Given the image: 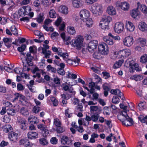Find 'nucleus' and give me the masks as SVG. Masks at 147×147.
<instances>
[{"label":"nucleus","instance_id":"nucleus-54","mask_svg":"<svg viewBox=\"0 0 147 147\" xmlns=\"http://www.w3.org/2000/svg\"><path fill=\"white\" fill-rule=\"evenodd\" d=\"M65 115L66 117L70 118L72 116V114L71 113H69V108H68L66 109L65 111Z\"/></svg>","mask_w":147,"mask_h":147},{"label":"nucleus","instance_id":"nucleus-3","mask_svg":"<svg viewBox=\"0 0 147 147\" xmlns=\"http://www.w3.org/2000/svg\"><path fill=\"white\" fill-rule=\"evenodd\" d=\"M83 40V36L80 35L75 39L72 40L71 42L74 47H76L77 49L80 50L82 48Z\"/></svg>","mask_w":147,"mask_h":147},{"label":"nucleus","instance_id":"nucleus-37","mask_svg":"<svg viewBox=\"0 0 147 147\" xmlns=\"http://www.w3.org/2000/svg\"><path fill=\"white\" fill-rule=\"evenodd\" d=\"M49 16L51 18H55L56 17L57 14L54 9L50 10L49 12Z\"/></svg>","mask_w":147,"mask_h":147},{"label":"nucleus","instance_id":"nucleus-38","mask_svg":"<svg viewBox=\"0 0 147 147\" xmlns=\"http://www.w3.org/2000/svg\"><path fill=\"white\" fill-rule=\"evenodd\" d=\"M140 62L142 63H147V54H144L141 57Z\"/></svg>","mask_w":147,"mask_h":147},{"label":"nucleus","instance_id":"nucleus-31","mask_svg":"<svg viewBox=\"0 0 147 147\" xmlns=\"http://www.w3.org/2000/svg\"><path fill=\"white\" fill-rule=\"evenodd\" d=\"M28 122L32 124H36L37 121V117L32 115H30L28 118Z\"/></svg>","mask_w":147,"mask_h":147},{"label":"nucleus","instance_id":"nucleus-53","mask_svg":"<svg viewBox=\"0 0 147 147\" xmlns=\"http://www.w3.org/2000/svg\"><path fill=\"white\" fill-rule=\"evenodd\" d=\"M57 133H58L60 134L63 133V132L65 131V129L63 127L59 126L57 127V128L56 129Z\"/></svg>","mask_w":147,"mask_h":147},{"label":"nucleus","instance_id":"nucleus-19","mask_svg":"<svg viewBox=\"0 0 147 147\" xmlns=\"http://www.w3.org/2000/svg\"><path fill=\"white\" fill-rule=\"evenodd\" d=\"M18 134L15 132H10L8 135L9 139L11 141H14L18 138Z\"/></svg>","mask_w":147,"mask_h":147},{"label":"nucleus","instance_id":"nucleus-1","mask_svg":"<svg viewBox=\"0 0 147 147\" xmlns=\"http://www.w3.org/2000/svg\"><path fill=\"white\" fill-rule=\"evenodd\" d=\"M125 115L123 113L117 116V119L122 123L123 125L126 126H131L134 124V122L132 118L130 117L127 114L126 112L125 111Z\"/></svg>","mask_w":147,"mask_h":147},{"label":"nucleus","instance_id":"nucleus-25","mask_svg":"<svg viewBox=\"0 0 147 147\" xmlns=\"http://www.w3.org/2000/svg\"><path fill=\"white\" fill-rule=\"evenodd\" d=\"M67 31L68 33L71 35H74L76 33L75 28L73 26H67Z\"/></svg>","mask_w":147,"mask_h":147},{"label":"nucleus","instance_id":"nucleus-48","mask_svg":"<svg viewBox=\"0 0 147 147\" xmlns=\"http://www.w3.org/2000/svg\"><path fill=\"white\" fill-rule=\"evenodd\" d=\"M37 36H38L39 37L38 39H37V43H41L43 41L45 38L42 33V34H37Z\"/></svg>","mask_w":147,"mask_h":147},{"label":"nucleus","instance_id":"nucleus-41","mask_svg":"<svg viewBox=\"0 0 147 147\" xmlns=\"http://www.w3.org/2000/svg\"><path fill=\"white\" fill-rule=\"evenodd\" d=\"M92 120L93 121H97L99 117V115L98 113H94L92 115Z\"/></svg>","mask_w":147,"mask_h":147},{"label":"nucleus","instance_id":"nucleus-30","mask_svg":"<svg viewBox=\"0 0 147 147\" xmlns=\"http://www.w3.org/2000/svg\"><path fill=\"white\" fill-rule=\"evenodd\" d=\"M16 110L13 108H8L7 109V114L9 115L13 116L16 113Z\"/></svg>","mask_w":147,"mask_h":147},{"label":"nucleus","instance_id":"nucleus-45","mask_svg":"<svg viewBox=\"0 0 147 147\" xmlns=\"http://www.w3.org/2000/svg\"><path fill=\"white\" fill-rule=\"evenodd\" d=\"M101 54L99 52H95L93 54V57L95 59H99L101 57Z\"/></svg>","mask_w":147,"mask_h":147},{"label":"nucleus","instance_id":"nucleus-33","mask_svg":"<svg viewBox=\"0 0 147 147\" xmlns=\"http://www.w3.org/2000/svg\"><path fill=\"white\" fill-rule=\"evenodd\" d=\"M13 128L10 125H6L3 128V130L5 133L11 132L12 131Z\"/></svg>","mask_w":147,"mask_h":147},{"label":"nucleus","instance_id":"nucleus-49","mask_svg":"<svg viewBox=\"0 0 147 147\" xmlns=\"http://www.w3.org/2000/svg\"><path fill=\"white\" fill-rule=\"evenodd\" d=\"M18 14L20 16H23L26 15L25 14V10L23 7L19 9L18 11Z\"/></svg>","mask_w":147,"mask_h":147},{"label":"nucleus","instance_id":"nucleus-23","mask_svg":"<svg viewBox=\"0 0 147 147\" xmlns=\"http://www.w3.org/2000/svg\"><path fill=\"white\" fill-rule=\"evenodd\" d=\"M107 12L109 15H113L116 14L115 9L112 6H109L107 8Z\"/></svg>","mask_w":147,"mask_h":147},{"label":"nucleus","instance_id":"nucleus-9","mask_svg":"<svg viewBox=\"0 0 147 147\" xmlns=\"http://www.w3.org/2000/svg\"><path fill=\"white\" fill-rule=\"evenodd\" d=\"M17 122L20 128L22 130L24 131L27 129L26 121L25 119L20 117L18 118Z\"/></svg>","mask_w":147,"mask_h":147},{"label":"nucleus","instance_id":"nucleus-44","mask_svg":"<svg viewBox=\"0 0 147 147\" xmlns=\"http://www.w3.org/2000/svg\"><path fill=\"white\" fill-rule=\"evenodd\" d=\"M25 10V14L26 15L29 14L31 10V9L29 6H23Z\"/></svg>","mask_w":147,"mask_h":147},{"label":"nucleus","instance_id":"nucleus-29","mask_svg":"<svg viewBox=\"0 0 147 147\" xmlns=\"http://www.w3.org/2000/svg\"><path fill=\"white\" fill-rule=\"evenodd\" d=\"M81 0H73V5L74 7L78 8L81 5Z\"/></svg>","mask_w":147,"mask_h":147},{"label":"nucleus","instance_id":"nucleus-11","mask_svg":"<svg viewBox=\"0 0 147 147\" xmlns=\"http://www.w3.org/2000/svg\"><path fill=\"white\" fill-rule=\"evenodd\" d=\"M123 42L124 45L127 47H130L133 43V38L131 36L126 37L123 40Z\"/></svg>","mask_w":147,"mask_h":147},{"label":"nucleus","instance_id":"nucleus-46","mask_svg":"<svg viewBox=\"0 0 147 147\" xmlns=\"http://www.w3.org/2000/svg\"><path fill=\"white\" fill-rule=\"evenodd\" d=\"M11 30L13 34L15 35H18V33L17 30L14 26H13L11 27Z\"/></svg>","mask_w":147,"mask_h":147},{"label":"nucleus","instance_id":"nucleus-62","mask_svg":"<svg viewBox=\"0 0 147 147\" xmlns=\"http://www.w3.org/2000/svg\"><path fill=\"white\" fill-rule=\"evenodd\" d=\"M24 87L21 84L18 83L17 85V89L19 91H21L24 90Z\"/></svg>","mask_w":147,"mask_h":147},{"label":"nucleus","instance_id":"nucleus-2","mask_svg":"<svg viewBox=\"0 0 147 147\" xmlns=\"http://www.w3.org/2000/svg\"><path fill=\"white\" fill-rule=\"evenodd\" d=\"M112 18L110 16H107L102 19L100 23L99 26L102 29L108 30L109 28V22L112 21Z\"/></svg>","mask_w":147,"mask_h":147},{"label":"nucleus","instance_id":"nucleus-52","mask_svg":"<svg viewBox=\"0 0 147 147\" xmlns=\"http://www.w3.org/2000/svg\"><path fill=\"white\" fill-rule=\"evenodd\" d=\"M30 86H28V88L29 89L33 92H35V91L33 89V87L32 86V85L34 84V80H31L30 81Z\"/></svg>","mask_w":147,"mask_h":147},{"label":"nucleus","instance_id":"nucleus-35","mask_svg":"<svg viewBox=\"0 0 147 147\" xmlns=\"http://www.w3.org/2000/svg\"><path fill=\"white\" fill-rule=\"evenodd\" d=\"M140 111H142L146 108V102L145 101H140L138 104Z\"/></svg>","mask_w":147,"mask_h":147},{"label":"nucleus","instance_id":"nucleus-14","mask_svg":"<svg viewBox=\"0 0 147 147\" xmlns=\"http://www.w3.org/2000/svg\"><path fill=\"white\" fill-rule=\"evenodd\" d=\"M44 127V125L42 124L37 125L38 128L42 130V136L45 137H46L49 134V131L48 129H46Z\"/></svg>","mask_w":147,"mask_h":147},{"label":"nucleus","instance_id":"nucleus-21","mask_svg":"<svg viewBox=\"0 0 147 147\" xmlns=\"http://www.w3.org/2000/svg\"><path fill=\"white\" fill-rule=\"evenodd\" d=\"M103 40L106 44L109 45H112L113 44L114 42L113 39L107 36H105L103 38Z\"/></svg>","mask_w":147,"mask_h":147},{"label":"nucleus","instance_id":"nucleus-16","mask_svg":"<svg viewBox=\"0 0 147 147\" xmlns=\"http://www.w3.org/2000/svg\"><path fill=\"white\" fill-rule=\"evenodd\" d=\"M117 6L123 10L126 11L129 8V5L126 2H122L117 5Z\"/></svg>","mask_w":147,"mask_h":147},{"label":"nucleus","instance_id":"nucleus-60","mask_svg":"<svg viewBox=\"0 0 147 147\" xmlns=\"http://www.w3.org/2000/svg\"><path fill=\"white\" fill-rule=\"evenodd\" d=\"M69 55L67 53H64L62 54L60 57H62L63 59L64 60H66L69 57Z\"/></svg>","mask_w":147,"mask_h":147},{"label":"nucleus","instance_id":"nucleus-20","mask_svg":"<svg viewBox=\"0 0 147 147\" xmlns=\"http://www.w3.org/2000/svg\"><path fill=\"white\" fill-rule=\"evenodd\" d=\"M126 28L127 30L130 32H133L134 30L135 27L133 24L130 22L128 21L126 23Z\"/></svg>","mask_w":147,"mask_h":147},{"label":"nucleus","instance_id":"nucleus-10","mask_svg":"<svg viewBox=\"0 0 147 147\" xmlns=\"http://www.w3.org/2000/svg\"><path fill=\"white\" fill-rule=\"evenodd\" d=\"M124 25L121 22H117L115 25L114 30L116 33L120 34L122 33L124 28Z\"/></svg>","mask_w":147,"mask_h":147},{"label":"nucleus","instance_id":"nucleus-61","mask_svg":"<svg viewBox=\"0 0 147 147\" xmlns=\"http://www.w3.org/2000/svg\"><path fill=\"white\" fill-rule=\"evenodd\" d=\"M58 139L55 137L52 138L50 140L51 143L53 144H57L58 142Z\"/></svg>","mask_w":147,"mask_h":147},{"label":"nucleus","instance_id":"nucleus-27","mask_svg":"<svg viewBox=\"0 0 147 147\" xmlns=\"http://www.w3.org/2000/svg\"><path fill=\"white\" fill-rule=\"evenodd\" d=\"M138 119L142 123H145L147 125V115L144 117L143 115H140L138 117Z\"/></svg>","mask_w":147,"mask_h":147},{"label":"nucleus","instance_id":"nucleus-39","mask_svg":"<svg viewBox=\"0 0 147 147\" xmlns=\"http://www.w3.org/2000/svg\"><path fill=\"white\" fill-rule=\"evenodd\" d=\"M50 100L51 101L53 102L54 106H57L58 105V101L55 97L53 96H51Z\"/></svg>","mask_w":147,"mask_h":147},{"label":"nucleus","instance_id":"nucleus-17","mask_svg":"<svg viewBox=\"0 0 147 147\" xmlns=\"http://www.w3.org/2000/svg\"><path fill=\"white\" fill-rule=\"evenodd\" d=\"M22 63L23 65V71H29L30 70L29 67L33 66V65L32 62L28 63L27 62H26V63H24L23 61Z\"/></svg>","mask_w":147,"mask_h":147},{"label":"nucleus","instance_id":"nucleus-22","mask_svg":"<svg viewBox=\"0 0 147 147\" xmlns=\"http://www.w3.org/2000/svg\"><path fill=\"white\" fill-rule=\"evenodd\" d=\"M31 53L30 51L28 52H26V56L25 58V61L27 62L28 63L32 62V60L33 57L31 55Z\"/></svg>","mask_w":147,"mask_h":147},{"label":"nucleus","instance_id":"nucleus-42","mask_svg":"<svg viewBox=\"0 0 147 147\" xmlns=\"http://www.w3.org/2000/svg\"><path fill=\"white\" fill-rule=\"evenodd\" d=\"M140 10L145 14H147V7L145 5H141L140 7Z\"/></svg>","mask_w":147,"mask_h":147},{"label":"nucleus","instance_id":"nucleus-34","mask_svg":"<svg viewBox=\"0 0 147 147\" xmlns=\"http://www.w3.org/2000/svg\"><path fill=\"white\" fill-rule=\"evenodd\" d=\"M44 18V13H42L39 14L37 17V22L38 23H41L43 22Z\"/></svg>","mask_w":147,"mask_h":147},{"label":"nucleus","instance_id":"nucleus-64","mask_svg":"<svg viewBox=\"0 0 147 147\" xmlns=\"http://www.w3.org/2000/svg\"><path fill=\"white\" fill-rule=\"evenodd\" d=\"M26 144L24 146L25 147H36V146L34 144H31L30 142L28 140Z\"/></svg>","mask_w":147,"mask_h":147},{"label":"nucleus","instance_id":"nucleus-32","mask_svg":"<svg viewBox=\"0 0 147 147\" xmlns=\"http://www.w3.org/2000/svg\"><path fill=\"white\" fill-rule=\"evenodd\" d=\"M37 136V133L36 132H30L27 134V136L28 138L31 139H34L36 138Z\"/></svg>","mask_w":147,"mask_h":147},{"label":"nucleus","instance_id":"nucleus-50","mask_svg":"<svg viewBox=\"0 0 147 147\" xmlns=\"http://www.w3.org/2000/svg\"><path fill=\"white\" fill-rule=\"evenodd\" d=\"M40 143L43 145H45L48 144L47 141L45 138H42L39 140Z\"/></svg>","mask_w":147,"mask_h":147},{"label":"nucleus","instance_id":"nucleus-58","mask_svg":"<svg viewBox=\"0 0 147 147\" xmlns=\"http://www.w3.org/2000/svg\"><path fill=\"white\" fill-rule=\"evenodd\" d=\"M28 140L26 138L21 139L19 141V144L20 145H23L24 146L27 143Z\"/></svg>","mask_w":147,"mask_h":147},{"label":"nucleus","instance_id":"nucleus-26","mask_svg":"<svg viewBox=\"0 0 147 147\" xmlns=\"http://www.w3.org/2000/svg\"><path fill=\"white\" fill-rule=\"evenodd\" d=\"M130 14L131 16L134 18H136L137 16H138L140 15V12L138 11V8L136 9H133L130 12Z\"/></svg>","mask_w":147,"mask_h":147},{"label":"nucleus","instance_id":"nucleus-15","mask_svg":"<svg viewBox=\"0 0 147 147\" xmlns=\"http://www.w3.org/2000/svg\"><path fill=\"white\" fill-rule=\"evenodd\" d=\"M68 7L63 5L59 6L58 9V11L61 13L66 15L68 13Z\"/></svg>","mask_w":147,"mask_h":147},{"label":"nucleus","instance_id":"nucleus-36","mask_svg":"<svg viewBox=\"0 0 147 147\" xmlns=\"http://www.w3.org/2000/svg\"><path fill=\"white\" fill-rule=\"evenodd\" d=\"M123 60H119L117 62L115 63L113 65V68L114 69H117L119 68L123 63Z\"/></svg>","mask_w":147,"mask_h":147},{"label":"nucleus","instance_id":"nucleus-12","mask_svg":"<svg viewBox=\"0 0 147 147\" xmlns=\"http://www.w3.org/2000/svg\"><path fill=\"white\" fill-rule=\"evenodd\" d=\"M80 16L82 20L85 21V20H87L89 17V12L86 9H83L80 11Z\"/></svg>","mask_w":147,"mask_h":147},{"label":"nucleus","instance_id":"nucleus-56","mask_svg":"<svg viewBox=\"0 0 147 147\" xmlns=\"http://www.w3.org/2000/svg\"><path fill=\"white\" fill-rule=\"evenodd\" d=\"M139 43L141 45L142 47L144 46L146 44V40L143 38H140L138 40Z\"/></svg>","mask_w":147,"mask_h":147},{"label":"nucleus","instance_id":"nucleus-4","mask_svg":"<svg viewBox=\"0 0 147 147\" xmlns=\"http://www.w3.org/2000/svg\"><path fill=\"white\" fill-rule=\"evenodd\" d=\"M90 9L93 13L98 14V15H100L102 12L101 5L97 3L93 4Z\"/></svg>","mask_w":147,"mask_h":147},{"label":"nucleus","instance_id":"nucleus-55","mask_svg":"<svg viewBox=\"0 0 147 147\" xmlns=\"http://www.w3.org/2000/svg\"><path fill=\"white\" fill-rule=\"evenodd\" d=\"M26 47L25 45L22 44L21 47L18 48V50L20 52H22L25 50Z\"/></svg>","mask_w":147,"mask_h":147},{"label":"nucleus","instance_id":"nucleus-7","mask_svg":"<svg viewBox=\"0 0 147 147\" xmlns=\"http://www.w3.org/2000/svg\"><path fill=\"white\" fill-rule=\"evenodd\" d=\"M98 44V41L97 40H93L90 41L88 43L87 46L88 51L90 52H93L96 49Z\"/></svg>","mask_w":147,"mask_h":147},{"label":"nucleus","instance_id":"nucleus-47","mask_svg":"<svg viewBox=\"0 0 147 147\" xmlns=\"http://www.w3.org/2000/svg\"><path fill=\"white\" fill-rule=\"evenodd\" d=\"M61 87L65 91L69 90L70 93H72V92L71 90L70 91L69 90V86L67 85L66 84L63 83L61 85Z\"/></svg>","mask_w":147,"mask_h":147},{"label":"nucleus","instance_id":"nucleus-40","mask_svg":"<svg viewBox=\"0 0 147 147\" xmlns=\"http://www.w3.org/2000/svg\"><path fill=\"white\" fill-rule=\"evenodd\" d=\"M29 51L34 55L36 54L37 52V48L36 46H30L29 48Z\"/></svg>","mask_w":147,"mask_h":147},{"label":"nucleus","instance_id":"nucleus-57","mask_svg":"<svg viewBox=\"0 0 147 147\" xmlns=\"http://www.w3.org/2000/svg\"><path fill=\"white\" fill-rule=\"evenodd\" d=\"M57 71V73L61 76H64L65 74V71L63 69L58 68Z\"/></svg>","mask_w":147,"mask_h":147},{"label":"nucleus","instance_id":"nucleus-5","mask_svg":"<svg viewBox=\"0 0 147 147\" xmlns=\"http://www.w3.org/2000/svg\"><path fill=\"white\" fill-rule=\"evenodd\" d=\"M98 49L99 52L102 55H105L108 54V47L107 45L105 42H102L99 44Z\"/></svg>","mask_w":147,"mask_h":147},{"label":"nucleus","instance_id":"nucleus-28","mask_svg":"<svg viewBox=\"0 0 147 147\" xmlns=\"http://www.w3.org/2000/svg\"><path fill=\"white\" fill-rule=\"evenodd\" d=\"M130 78L136 81L140 80L143 79V76L142 75L135 74L132 76Z\"/></svg>","mask_w":147,"mask_h":147},{"label":"nucleus","instance_id":"nucleus-59","mask_svg":"<svg viewBox=\"0 0 147 147\" xmlns=\"http://www.w3.org/2000/svg\"><path fill=\"white\" fill-rule=\"evenodd\" d=\"M85 21L86 22V25L88 27H90L92 26V24L93 23L91 19L90 18L88 19V20H85Z\"/></svg>","mask_w":147,"mask_h":147},{"label":"nucleus","instance_id":"nucleus-51","mask_svg":"<svg viewBox=\"0 0 147 147\" xmlns=\"http://www.w3.org/2000/svg\"><path fill=\"white\" fill-rule=\"evenodd\" d=\"M61 123L59 121V119L57 118L55 119L54 120V124L57 127L60 126L61 125Z\"/></svg>","mask_w":147,"mask_h":147},{"label":"nucleus","instance_id":"nucleus-13","mask_svg":"<svg viewBox=\"0 0 147 147\" xmlns=\"http://www.w3.org/2000/svg\"><path fill=\"white\" fill-rule=\"evenodd\" d=\"M61 142L62 144L71 145L72 144V140L67 136H63L61 139Z\"/></svg>","mask_w":147,"mask_h":147},{"label":"nucleus","instance_id":"nucleus-18","mask_svg":"<svg viewBox=\"0 0 147 147\" xmlns=\"http://www.w3.org/2000/svg\"><path fill=\"white\" fill-rule=\"evenodd\" d=\"M138 27L139 29L142 32H146L147 31V24L144 22H140Z\"/></svg>","mask_w":147,"mask_h":147},{"label":"nucleus","instance_id":"nucleus-24","mask_svg":"<svg viewBox=\"0 0 147 147\" xmlns=\"http://www.w3.org/2000/svg\"><path fill=\"white\" fill-rule=\"evenodd\" d=\"M19 112L23 115L26 116L29 115V112L27 108L22 107L19 110Z\"/></svg>","mask_w":147,"mask_h":147},{"label":"nucleus","instance_id":"nucleus-43","mask_svg":"<svg viewBox=\"0 0 147 147\" xmlns=\"http://www.w3.org/2000/svg\"><path fill=\"white\" fill-rule=\"evenodd\" d=\"M120 101L119 98L116 96H114L112 100V103L115 104H117Z\"/></svg>","mask_w":147,"mask_h":147},{"label":"nucleus","instance_id":"nucleus-6","mask_svg":"<svg viewBox=\"0 0 147 147\" xmlns=\"http://www.w3.org/2000/svg\"><path fill=\"white\" fill-rule=\"evenodd\" d=\"M129 65L130 67L129 71L131 73L134 72L135 70L137 72L141 71V69L139 67L138 64L136 63H134L132 61L129 62Z\"/></svg>","mask_w":147,"mask_h":147},{"label":"nucleus","instance_id":"nucleus-63","mask_svg":"<svg viewBox=\"0 0 147 147\" xmlns=\"http://www.w3.org/2000/svg\"><path fill=\"white\" fill-rule=\"evenodd\" d=\"M102 74L105 77V79H107L110 77V74L107 72H102Z\"/></svg>","mask_w":147,"mask_h":147},{"label":"nucleus","instance_id":"nucleus-8","mask_svg":"<svg viewBox=\"0 0 147 147\" xmlns=\"http://www.w3.org/2000/svg\"><path fill=\"white\" fill-rule=\"evenodd\" d=\"M131 54V51L129 49L121 50L117 53V55L121 58L127 57Z\"/></svg>","mask_w":147,"mask_h":147}]
</instances>
